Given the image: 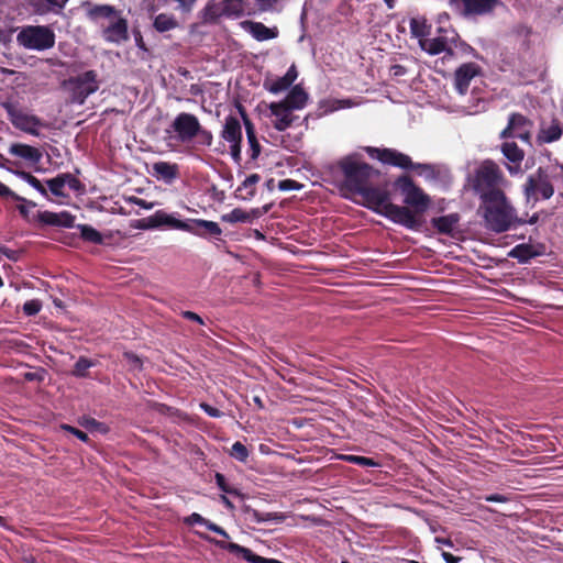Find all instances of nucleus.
<instances>
[{
  "instance_id": "bb28decb",
  "label": "nucleus",
  "mask_w": 563,
  "mask_h": 563,
  "mask_svg": "<svg viewBox=\"0 0 563 563\" xmlns=\"http://www.w3.org/2000/svg\"><path fill=\"white\" fill-rule=\"evenodd\" d=\"M9 153L11 155L21 157L30 163H37L42 157L41 152L37 148L20 143L12 144L9 147Z\"/></svg>"
},
{
  "instance_id": "37998d69",
  "label": "nucleus",
  "mask_w": 563,
  "mask_h": 563,
  "mask_svg": "<svg viewBox=\"0 0 563 563\" xmlns=\"http://www.w3.org/2000/svg\"><path fill=\"white\" fill-rule=\"evenodd\" d=\"M192 223L196 224L197 227L203 228L212 235H220L222 233V230L217 222L197 219L192 220Z\"/></svg>"
},
{
  "instance_id": "58836bf2",
  "label": "nucleus",
  "mask_w": 563,
  "mask_h": 563,
  "mask_svg": "<svg viewBox=\"0 0 563 563\" xmlns=\"http://www.w3.org/2000/svg\"><path fill=\"white\" fill-rule=\"evenodd\" d=\"M78 230L84 240L96 244L102 243V235L96 229L87 224H79Z\"/></svg>"
},
{
  "instance_id": "423d86ee",
  "label": "nucleus",
  "mask_w": 563,
  "mask_h": 563,
  "mask_svg": "<svg viewBox=\"0 0 563 563\" xmlns=\"http://www.w3.org/2000/svg\"><path fill=\"white\" fill-rule=\"evenodd\" d=\"M367 154L383 164L396 166L402 169H417L419 175L428 179L437 177L435 169L430 164H413L411 158L394 148L365 147Z\"/></svg>"
},
{
  "instance_id": "4be33fe9",
  "label": "nucleus",
  "mask_w": 563,
  "mask_h": 563,
  "mask_svg": "<svg viewBox=\"0 0 563 563\" xmlns=\"http://www.w3.org/2000/svg\"><path fill=\"white\" fill-rule=\"evenodd\" d=\"M269 207L265 206L263 208H256L252 209L251 211H245L241 208H235L231 212L225 213L222 216V221L228 223H249L252 222L255 219L261 218L263 214H265L268 211Z\"/></svg>"
},
{
  "instance_id": "ddd939ff",
  "label": "nucleus",
  "mask_w": 563,
  "mask_h": 563,
  "mask_svg": "<svg viewBox=\"0 0 563 563\" xmlns=\"http://www.w3.org/2000/svg\"><path fill=\"white\" fill-rule=\"evenodd\" d=\"M199 120L190 113H179L172 123L173 131L180 142H189L199 132Z\"/></svg>"
},
{
  "instance_id": "2f4dec72",
  "label": "nucleus",
  "mask_w": 563,
  "mask_h": 563,
  "mask_svg": "<svg viewBox=\"0 0 563 563\" xmlns=\"http://www.w3.org/2000/svg\"><path fill=\"white\" fill-rule=\"evenodd\" d=\"M260 181V176L257 174H252L245 178L242 185L238 188L241 197L243 199H251L256 191V184Z\"/></svg>"
},
{
  "instance_id": "8fccbe9b",
  "label": "nucleus",
  "mask_w": 563,
  "mask_h": 563,
  "mask_svg": "<svg viewBox=\"0 0 563 563\" xmlns=\"http://www.w3.org/2000/svg\"><path fill=\"white\" fill-rule=\"evenodd\" d=\"M461 111L465 114H476L485 110V101L477 99L475 104L462 106Z\"/></svg>"
},
{
  "instance_id": "1a4fd4ad",
  "label": "nucleus",
  "mask_w": 563,
  "mask_h": 563,
  "mask_svg": "<svg viewBox=\"0 0 563 563\" xmlns=\"http://www.w3.org/2000/svg\"><path fill=\"white\" fill-rule=\"evenodd\" d=\"M3 109L7 111L12 125L31 135H40L41 130L45 126L43 121L31 112L19 107L12 101L2 102Z\"/></svg>"
},
{
  "instance_id": "5701e85b",
  "label": "nucleus",
  "mask_w": 563,
  "mask_h": 563,
  "mask_svg": "<svg viewBox=\"0 0 563 563\" xmlns=\"http://www.w3.org/2000/svg\"><path fill=\"white\" fill-rule=\"evenodd\" d=\"M298 73L296 67L292 65L288 68L287 73L279 78L273 80H266L264 87L272 93H279L287 90L294 81L297 79Z\"/></svg>"
},
{
  "instance_id": "7c9ffc66",
  "label": "nucleus",
  "mask_w": 563,
  "mask_h": 563,
  "mask_svg": "<svg viewBox=\"0 0 563 563\" xmlns=\"http://www.w3.org/2000/svg\"><path fill=\"white\" fill-rule=\"evenodd\" d=\"M459 222V216L455 213L432 219V225L443 234H451Z\"/></svg>"
},
{
  "instance_id": "f257e3e1",
  "label": "nucleus",
  "mask_w": 563,
  "mask_h": 563,
  "mask_svg": "<svg viewBox=\"0 0 563 563\" xmlns=\"http://www.w3.org/2000/svg\"><path fill=\"white\" fill-rule=\"evenodd\" d=\"M340 170L341 188L350 194L358 195L372 180L378 176V172L365 163L358 154L342 157L336 163Z\"/></svg>"
},
{
  "instance_id": "4c0bfd02",
  "label": "nucleus",
  "mask_w": 563,
  "mask_h": 563,
  "mask_svg": "<svg viewBox=\"0 0 563 563\" xmlns=\"http://www.w3.org/2000/svg\"><path fill=\"white\" fill-rule=\"evenodd\" d=\"M177 26V21L168 14L161 13L154 20V27L158 32H166Z\"/></svg>"
},
{
  "instance_id": "c756f323",
  "label": "nucleus",
  "mask_w": 563,
  "mask_h": 563,
  "mask_svg": "<svg viewBox=\"0 0 563 563\" xmlns=\"http://www.w3.org/2000/svg\"><path fill=\"white\" fill-rule=\"evenodd\" d=\"M225 16V0H210L203 9V20L214 22Z\"/></svg>"
},
{
  "instance_id": "4468645a",
  "label": "nucleus",
  "mask_w": 563,
  "mask_h": 563,
  "mask_svg": "<svg viewBox=\"0 0 563 563\" xmlns=\"http://www.w3.org/2000/svg\"><path fill=\"white\" fill-rule=\"evenodd\" d=\"M147 224L142 225L141 228H157V227H168L170 229L187 231L191 233L198 234V232L194 229V227L186 221L177 219L174 214L166 213L163 210L156 211L153 216L147 218Z\"/></svg>"
},
{
  "instance_id": "4d7b16f0",
  "label": "nucleus",
  "mask_w": 563,
  "mask_h": 563,
  "mask_svg": "<svg viewBox=\"0 0 563 563\" xmlns=\"http://www.w3.org/2000/svg\"><path fill=\"white\" fill-rule=\"evenodd\" d=\"M207 521L208 520L206 518H203L201 515L197 512L191 514L189 517L185 519V522H187L188 525L199 523L206 526Z\"/></svg>"
},
{
  "instance_id": "3c124183",
  "label": "nucleus",
  "mask_w": 563,
  "mask_h": 563,
  "mask_svg": "<svg viewBox=\"0 0 563 563\" xmlns=\"http://www.w3.org/2000/svg\"><path fill=\"white\" fill-rule=\"evenodd\" d=\"M82 427L87 428V429H96V430H99L101 432H106L107 431V428L98 422L96 419L93 418H84L80 420L79 422Z\"/></svg>"
},
{
  "instance_id": "69168bd1",
  "label": "nucleus",
  "mask_w": 563,
  "mask_h": 563,
  "mask_svg": "<svg viewBox=\"0 0 563 563\" xmlns=\"http://www.w3.org/2000/svg\"><path fill=\"white\" fill-rule=\"evenodd\" d=\"M485 499L492 503H506L508 500L507 497L498 494L489 495Z\"/></svg>"
},
{
  "instance_id": "5fc2aeb1",
  "label": "nucleus",
  "mask_w": 563,
  "mask_h": 563,
  "mask_svg": "<svg viewBox=\"0 0 563 563\" xmlns=\"http://www.w3.org/2000/svg\"><path fill=\"white\" fill-rule=\"evenodd\" d=\"M60 428H62L63 430H66V431H68V432H70V433H73L75 437H77L79 440H81V441H84V442H87V441H88V435H87L85 432H82V431H80V430H78V429H76V428H74V427H71V426H68V424H62V427H60Z\"/></svg>"
},
{
  "instance_id": "cd10ccee",
  "label": "nucleus",
  "mask_w": 563,
  "mask_h": 563,
  "mask_svg": "<svg viewBox=\"0 0 563 563\" xmlns=\"http://www.w3.org/2000/svg\"><path fill=\"white\" fill-rule=\"evenodd\" d=\"M308 101V93L299 86H295L286 98L280 101L291 110H300L306 107Z\"/></svg>"
},
{
  "instance_id": "de8ad7c7",
  "label": "nucleus",
  "mask_w": 563,
  "mask_h": 563,
  "mask_svg": "<svg viewBox=\"0 0 563 563\" xmlns=\"http://www.w3.org/2000/svg\"><path fill=\"white\" fill-rule=\"evenodd\" d=\"M42 309V302L37 299H32L23 305V312L26 316H34Z\"/></svg>"
},
{
  "instance_id": "f8f14e48",
  "label": "nucleus",
  "mask_w": 563,
  "mask_h": 563,
  "mask_svg": "<svg viewBox=\"0 0 563 563\" xmlns=\"http://www.w3.org/2000/svg\"><path fill=\"white\" fill-rule=\"evenodd\" d=\"M532 122L519 113L510 115L508 125L500 133L501 139L517 137L529 143L531 139Z\"/></svg>"
},
{
  "instance_id": "864d4df0",
  "label": "nucleus",
  "mask_w": 563,
  "mask_h": 563,
  "mask_svg": "<svg viewBox=\"0 0 563 563\" xmlns=\"http://www.w3.org/2000/svg\"><path fill=\"white\" fill-rule=\"evenodd\" d=\"M198 142L202 145L209 146L212 143V134L202 129L201 125H199V132L196 134Z\"/></svg>"
},
{
  "instance_id": "e433bc0d",
  "label": "nucleus",
  "mask_w": 563,
  "mask_h": 563,
  "mask_svg": "<svg viewBox=\"0 0 563 563\" xmlns=\"http://www.w3.org/2000/svg\"><path fill=\"white\" fill-rule=\"evenodd\" d=\"M75 179L70 175H60L47 181L49 190L55 196H64V187L66 183H74Z\"/></svg>"
},
{
  "instance_id": "7ed1b4c3",
  "label": "nucleus",
  "mask_w": 563,
  "mask_h": 563,
  "mask_svg": "<svg viewBox=\"0 0 563 563\" xmlns=\"http://www.w3.org/2000/svg\"><path fill=\"white\" fill-rule=\"evenodd\" d=\"M396 186L404 197L402 201L405 206L401 207L405 208L411 217L410 222L401 225L410 230H418L422 224L421 217L429 209L431 199L407 176L399 177L396 180Z\"/></svg>"
},
{
  "instance_id": "49530a36",
  "label": "nucleus",
  "mask_w": 563,
  "mask_h": 563,
  "mask_svg": "<svg viewBox=\"0 0 563 563\" xmlns=\"http://www.w3.org/2000/svg\"><path fill=\"white\" fill-rule=\"evenodd\" d=\"M18 175L21 178H23L29 185H31L33 188H35L36 190L41 191L42 194L46 192V190L42 186L41 181L37 178H35L34 176H32L31 174L25 173V172H19Z\"/></svg>"
},
{
  "instance_id": "9d476101",
  "label": "nucleus",
  "mask_w": 563,
  "mask_h": 563,
  "mask_svg": "<svg viewBox=\"0 0 563 563\" xmlns=\"http://www.w3.org/2000/svg\"><path fill=\"white\" fill-rule=\"evenodd\" d=\"M527 201H537L539 197L550 199L554 194V187L550 181L548 169L539 167L531 174L523 186Z\"/></svg>"
},
{
  "instance_id": "39448f33",
  "label": "nucleus",
  "mask_w": 563,
  "mask_h": 563,
  "mask_svg": "<svg viewBox=\"0 0 563 563\" xmlns=\"http://www.w3.org/2000/svg\"><path fill=\"white\" fill-rule=\"evenodd\" d=\"M506 183L499 166L490 159L482 162L472 178V187L482 200L490 194L503 192L500 187Z\"/></svg>"
},
{
  "instance_id": "dca6fc26",
  "label": "nucleus",
  "mask_w": 563,
  "mask_h": 563,
  "mask_svg": "<svg viewBox=\"0 0 563 563\" xmlns=\"http://www.w3.org/2000/svg\"><path fill=\"white\" fill-rule=\"evenodd\" d=\"M271 115L273 117V126L278 131H285L290 128L298 117L294 115L290 108L286 107L285 103L272 102L268 106Z\"/></svg>"
},
{
  "instance_id": "6e6552de",
  "label": "nucleus",
  "mask_w": 563,
  "mask_h": 563,
  "mask_svg": "<svg viewBox=\"0 0 563 563\" xmlns=\"http://www.w3.org/2000/svg\"><path fill=\"white\" fill-rule=\"evenodd\" d=\"M63 89L69 95L70 101L82 104L88 96L96 92L99 88L97 74L88 70L77 77L64 80Z\"/></svg>"
},
{
  "instance_id": "c85d7f7f",
  "label": "nucleus",
  "mask_w": 563,
  "mask_h": 563,
  "mask_svg": "<svg viewBox=\"0 0 563 563\" xmlns=\"http://www.w3.org/2000/svg\"><path fill=\"white\" fill-rule=\"evenodd\" d=\"M119 14L120 13L115 10V8L109 4H96L90 7L88 10V16L97 22L102 19L109 22Z\"/></svg>"
},
{
  "instance_id": "680f3d73",
  "label": "nucleus",
  "mask_w": 563,
  "mask_h": 563,
  "mask_svg": "<svg viewBox=\"0 0 563 563\" xmlns=\"http://www.w3.org/2000/svg\"><path fill=\"white\" fill-rule=\"evenodd\" d=\"M206 527L209 530H211V531H213V532H216V533H218V534H220V536H222L224 538H229V534L227 533V531L224 529H222L220 526H218V525H216V523H213V522H211L209 520L207 521Z\"/></svg>"
},
{
  "instance_id": "0e129e2a",
  "label": "nucleus",
  "mask_w": 563,
  "mask_h": 563,
  "mask_svg": "<svg viewBox=\"0 0 563 563\" xmlns=\"http://www.w3.org/2000/svg\"><path fill=\"white\" fill-rule=\"evenodd\" d=\"M264 518H265V521L279 522V521H283L285 517L283 515L276 514V512H265Z\"/></svg>"
},
{
  "instance_id": "412c9836",
  "label": "nucleus",
  "mask_w": 563,
  "mask_h": 563,
  "mask_svg": "<svg viewBox=\"0 0 563 563\" xmlns=\"http://www.w3.org/2000/svg\"><path fill=\"white\" fill-rule=\"evenodd\" d=\"M501 153L508 161L507 169L509 174L517 175L521 170V163L525 158V152L515 142L503 143Z\"/></svg>"
},
{
  "instance_id": "9b49d317",
  "label": "nucleus",
  "mask_w": 563,
  "mask_h": 563,
  "mask_svg": "<svg viewBox=\"0 0 563 563\" xmlns=\"http://www.w3.org/2000/svg\"><path fill=\"white\" fill-rule=\"evenodd\" d=\"M439 32L443 33V35L422 38V41H420V47L430 55L444 53V58H452L456 34L454 31H448L441 27Z\"/></svg>"
},
{
  "instance_id": "bf43d9fd",
  "label": "nucleus",
  "mask_w": 563,
  "mask_h": 563,
  "mask_svg": "<svg viewBox=\"0 0 563 563\" xmlns=\"http://www.w3.org/2000/svg\"><path fill=\"white\" fill-rule=\"evenodd\" d=\"M0 196L1 197H11L14 200H22V197L14 194L9 187L0 181Z\"/></svg>"
},
{
  "instance_id": "79ce46f5",
  "label": "nucleus",
  "mask_w": 563,
  "mask_h": 563,
  "mask_svg": "<svg viewBox=\"0 0 563 563\" xmlns=\"http://www.w3.org/2000/svg\"><path fill=\"white\" fill-rule=\"evenodd\" d=\"M230 455L240 462H245L249 457V450L243 443L238 441L233 443Z\"/></svg>"
},
{
  "instance_id": "603ef678",
  "label": "nucleus",
  "mask_w": 563,
  "mask_h": 563,
  "mask_svg": "<svg viewBox=\"0 0 563 563\" xmlns=\"http://www.w3.org/2000/svg\"><path fill=\"white\" fill-rule=\"evenodd\" d=\"M301 187V184L292 179H283L278 183V189L282 191L299 190Z\"/></svg>"
},
{
  "instance_id": "b1692460",
  "label": "nucleus",
  "mask_w": 563,
  "mask_h": 563,
  "mask_svg": "<svg viewBox=\"0 0 563 563\" xmlns=\"http://www.w3.org/2000/svg\"><path fill=\"white\" fill-rule=\"evenodd\" d=\"M37 219L45 224L49 225H58V227H66L70 228L74 225L75 218L66 212H51V211H43L37 214Z\"/></svg>"
},
{
  "instance_id": "f3484780",
  "label": "nucleus",
  "mask_w": 563,
  "mask_h": 563,
  "mask_svg": "<svg viewBox=\"0 0 563 563\" xmlns=\"http://www.w3.org/2000/svg\"><path fill=\"white\" fill-rule=\"evenodd\" d=\"M479 74V66L475 63H465L461 65L454 73L453 84L455 90L464 96L470 87L471 81Z\"/></svg>"
},
{
  "instance_id": "09e8293b",
  "label": "nucleus",
  "mask_w": 563,
  "mask_h": 563,
  "mask_svg": "<svg viewBox=\"0 0 563 563\" xmlns=\"http://www.w3.org/2000/svg\"><path fill=\"white\" fill-rule=\"evenodd\" d=\"M258 10L262 12H273L277 10L280 0H255Z\"/></svg>"
},
{
  "instance_id": "a211bd4d",
  "label": "nucleus",
  "mask_w": 563,
  "mask_h": 563,
  "mask_svg": "<svg viewBox=\"0 0 563 563\" xmlns=\"http://www.w3.org/2000/svg\"><path fill=\"white\" fill-rule=\"evenodd\" d=\"M102 36L110 43L119 44L126 41L129 38L128 21L120 14L114 16V19L108 22L107 26H103Z\"/></svg>"
},
{
  "instance_id": "6ab92c4d",
  "label": "nucleus",
  "mask_w": 563,
  "mask_h": 563,
  "mask_svg": "<svg viewBox=\"0 0 563 563\" xmlns=\"http://www.w3.org/2000/svg\"><path fill=\"white\" fill-rule=\"evenodd\" d=\"M240 26L258 42L274 40L279 34L277 26L268 27L262 22L251 20L240 22Z\"/></svg>"
},
{
  "instance_id": "c9c22d12",
  "label": "nucleus",
  "mask_w": 563,
  "mask_h": 563,
  "mask_svg": "<svg viewBox=\"0 0 563 563\" xmlns=\"http://www.w3.org/2000/svg\"><path fill=\"white\" fill-rule=\"evenodd\" d=\"M245 2L244 0H225V16L231 19H239L244 14Z\"/></svg>"
},
{
  "instance_id": "a18cd8bd",
  "label": "nucleus",
  "mask_w": 563,
  "mask_h": 563,
  "mask_svg": "<svg viewBox=\"0 0 563 563\" xmlns=\"http://www.w3.org/2000/svg\"><path fill=\"white\" fill-rule=\"evenodd\" d=\"M344 461L361 465V466H375L377 465L372 459L358 455H344L342 456Z\"/></svg>"
},
{
  "instance_id": "338daca9",
  "label": "nucleus",
  "mask_w": 563,
  "mask_h": 563,
  "mask_svg": "<svg viewBox=\"0 0 563 563\" xmlns=\"http://www.w3.org/2000/svg\"><path fill=\"white\" fill-rule=\"evenodd\" d=\"M442 558L446 563H459L461 561V558L455 556L449 552H442Z\"/></svg>"
},
{
  "instance_id": "2eb2a0df",
  "label": "nucleus",
  "mask_w": 563,
  "mask_h": 563,
  "mask_svg": "<svg viewBox=\"0 0 563 563\" xmlns=\"http://www.w3.org/2000/svg\"><path fill=\"white\" fill-rule=\"evenodd\" d=\"M222 137L230 143V151L234 159H239L241 154L242 128L236 118L228 117L225 119Z\"/></svg>"
},
{
  "instance_id": "13d9d810",
  "label": "nucleus",
  "mask_w": 563,
  "mask_h": 563,
  "mask_svg": "<svg viewBox=\"0 0 563 563\" xmlns=\"http://www.w3.org/2000/svg\"><path fill=\"white\" fill-rule=\"evenodd\" d=\"M200 407L210 417L219 418L222 416V412L220 410H218L217 408H214L208 404L202 402V404H200Z\"/></svg>"
},
{
  "instance_id": "a878e982",
  "label": "nucleus",
  "mask_w": 563,
  "mask_h": 563,
  "mask_svg": "<svg viewBox=\"0 0 563 563\" xmlns=\"http://www.w3.org/2000/svg\"><path fill=\"white\" fill-rule=\"evenodd\" d=\"M465 14L481 15L490 12L497 0H462Z\"/></svg>"
},
{
  "instance_id": "0eeeda50",
  "label": "nucleus",
  "mask_w": 563,
  "mask_h": 563,
  "mask_svg": "<svg viewBox=\"0 0 563 563\" xmlns=\"http://www.w3.org/2000/svg\"><path fill=\"white\" fill-rule=\"evenodd\" d=\"M16 42L26 49L45 51L54 46L55 34L48 26L27 25L19 31Z\"/></svg>"
},
{
  "instance_id": "e2e57ef3",
  "label": "nucleus",
  "mask_w": 563,
  "mask_h": 563,
  "mask_svg": "<svg viewBox=\"0 0 563 563\" xmlns=\"http://www.w3.org/2000/svg\"><path fill=\"white\" fill-rule=\"evenodd\" d=\"M183 317L188 319V320H191V321H195L199 324H203V320L201 319L200 316H198L196 312H192V311H184L183 312Z\"/></svg>"
},
{
  "instance_id": "a19ab883",
  "label": "nucleus",
  "mask_w": 563,
  "mask_h": 563,
  "mask_svg": "<svg viewBox=\"0 0 563 563\" xmlns=\"http://www.w3.org/2000/svg\"><path fill=\"white\" fill-rule=\"evenodd\" d=\"M93 365V362L87 357H79L74 366L73 374L78 377H84L87 375V371Z\"/></svg>"
},
{
  "instance_id": "f03ea898",
  "label": "nucleus",
  "mask_w": 563,
  "mask_h": 563,
  "mask_svg": "<svg viewBox=\"0 0 563 563\" xmlns=\"http://www.w3.org/2000/svg\"><path fill=\"white\" fill-rule=\"evenodd\" d=\"M481 209L486 227L497 233L509 230L518 220L504 191L488 195L482 200Z\"/></svg>"
},
{
  "instance_id": "6e6d98bb",
  "label": "nucleus",
  "mask_w": 563,
  "mask_h": 563,
  "mask_svg": "<svg viewBox=\"0 0 563 563\" xmlns=\"http://www.w3.org/2000/svg\"><path fill=\"white\" fill-rule=\"evenodd\" d=\"M21 201L22 203L18 206V210L24 218H27L30 210L35 207V203L26 201L24 198Z\"/></svg>"
},
{
  "instance_id": "20e7f679",
  "label": "nucleus",
  "mask_w": 563,
  "mask_h": 563,
  "mask_svg": "<svg viewBox=\"0 0 563 563\" xmlns=\"http://www.w3.org/2000/svg\"><path fill=\"white\" fill-rule=\"evenodd\" d=\"M365 205L397 224H407L410 213L402 207L390 201V194L384 187H373L371 183L358 194Z\"/></svg>"
},
{
  "instance_id": "052dcab7",
  "label": "nucleus",
  "mask_w": 563,
  "mask_h": 563,
  "mask_svg": "<svg viewBox=\"0 0 563 563\" xmlns=\"http://www.w3.org/2000/svg\"><path fill=\"white\" fill-rule=\"evenodd\" d=\"M130 202H132L133 205H136L143 209H146V210H150V209H153L155 203L154 202H147L141 198H137V197H131L130 198Z\"/></svg>"
},
{
  "instance_id": "774afa93",
  "label": "nucleus",
  "mask_w": 563,
  "mask_h": 563,
  "mask_svg": "<svg viewBox=\"0 0 563 563\" xmlns=\"http://www.w3.org/2000/svg\"><path fill=\"white\" fill-rule=\"evenodd\" d=\"M216 481H217V484L218 486L223 490V492H230L227 486H225V478L222 474L220 473H217L216 474Z\"/></svg>"
},
{
  "instance_id": "aec40b11",
  "label": "nucleus",
  "mask_w": 563,
  "mask_h": 563,
  "mask_svg": "<svg viewBox=\"0 0 563 563\" xmlns=\"http://www.w3.org/2000/svg\"><path fill=\"white\" fill-rule=\"evenodd\" d=\"M206 540L213 542L217 547L228 550L232 553L241 554L250 563H283L275 559H265L263 556L254 554L250 549L241 547L236 543H227L224 541L213 540L207 536H201Z\"/></svg>"
},
{
  "instance_id": "393cba45",
  "label": "nucleus",
  "mask_w": 563,
  "mask_h": 563,
  "mask_svg": "<svg viewBox=\"0 0 563 563\" xmlns=\"http://www.w3.org/2000/svg\"><path fill=\"white\" fill-rule=\"evenodd\" d=\"M563 129L561 124L553 120L549 124L542 123L537 135L539 144L552 143L561 139Z\"/></svg>"
},
{
  "instance_id": "c03bdc74",
  "label": "nucleus",
  "mask_w": 563,
  "mask_h": 563,
  "mask_svg": "<svg viewBox=\"0 0 563 563\" xmlns=\"http://www.w3.org/2000/svg\"><path fill=\"white\" fill-rule=\"evenodd\" d=\"M123 360L132 371H139L142 368V360L132 352H124Z\"/></svg>"
},
{
  "instance_id": "72a5a7b5",
  "label": "nucleus",
  "mask_w": 563,
  "mask_h": 563,
  "mask_svg": "<svg viewBox=\"0 0 563 563\" xmlns=\"http://www.w3.org/2000/svg\"><path fill=\"white\" fill-rule=\"evenodd\" d=\"M154 172L166 180H172L177 176V166L167 162H157L153 165Z\"/></svg>"
},
{
  "instance_id": "473e14b6",
  "label": "nucleus",
  "mask_w": 563,
  "mask_h": 563,
  "mask_svg": "<svg viewBox=\"0 0 563 563\" xmlns=\"http://www.w3.org/2000/svg\"><path fill=\"white\" fill-rule=\"evenodd\" d=\"M536 255H538V252H536L533 246L529 244H519L509 252L510 257L517 258L522 263L529 261Z\"/></svg>"
},
{
  "instance_id": "f704fd0d",
  "label": "nucleus",
  "mask_w": 563,
  "mask_h": 563,
  "mask_svg": "<svg viewBox=\"0 0 563 563\" xmlns=\"http://www.w3.org/2000/svg\"><path fill=\"white\" fill-rule=\"evenodd\" d=\"M410 32L413 36L419 38V42L422 41V38H428L429 34V25L427 24L426 19L423 18H412L410 20Z\"/></svg>"
},
{
  "instance_id": "ea45409f",
  "label": "nucleus",
  "mask_w": 563,
  "mask_h": 563,
  "mask_svg": "<svg viewBox=\"0 0 563 563\" xmlns=\"http://www.w3.org/2000/svg\"><path fill=\"white\" fill-rule=\"evenodd\" d=\"M244 123H245V129H246L247 141L252 148L251 156H252V158H256L260 154V144L256 140L253 124L246 118H244Z\"/></svg>"
}]
</instances>
